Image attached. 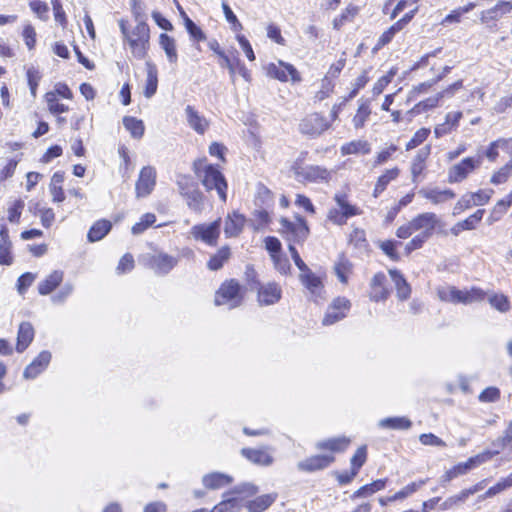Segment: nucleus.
<instances>
[{"label": "nucleus", "instance_id": "1", "mask_svg": "<svg viewBox=\"0 0 512 512\" xmlns=\"http://www.w3.org/2000/svg\"><path fill=\"white\" fill-rule=\"evenodd\" d=\"M194 171L207 191L215 190L219 198L225 202L227 199V182L221 171L206 160L194 162Z\"/></svg>", "mask_w": 512, "mask_h": 512}, {"label": "nucleus", "instance_id": "2", "mask_svg": "<svg viewBox=\"0 0 512 512\" xmlns=\"http://www.w3.org/2000/svg\"><path fill=\"white\" fill-rule=\"evenodd\" d=\"M119 26L133 56L137 59H144L150 47L149 26L140 21L131 31H128L124 20L119 21Z\"/></svg>", "mask_w": 512, "mask_h": 512}, {"label": "nucleus", "instance_id": "3", "mask_svg": "<svg viewBox=\"0 0 512 512\" xmlns=\"http://www.w3.org/2000/svg\"><path fill=\"white\" fill-rule=\"evenodd\" d=\"M437 293L442 301L465 305L481 302L486 296L482 289L476 287L460 290L454 286H446L438 288Z\"/></svg>", "mask_w": 512, "mask_h": 512}, {"label": "nucleus", "instance_id": "4", "mask_svg": "<svg viewBox=\"0 0 512 512\" xmlns=\"http://www.w3.org/2000/svg\"><path fill=\"white\" fill-rule=\"evenodd\" d=\"M279 222V233L289 244H302L308 238L310 230L303 217L296 215L294 221L282 217Z\"/></svg>", "mask_w": 512, "mask_h": 512}, {"label": "nucleus", "instance_id": "5", "mask_svg": "<svg viewBox=\"0 0 512 512\" xmlns=\"http://www.w3.org/2000/svg\"><path fill=\"white\" fill-rule=\"evenodd\" d=\"M244 290L240 284L234 280L225 281L215 294V304L217 306L227 305L230 309L238 307L243 301Z\"/></svg>", "mask_w": 512, "mask_h": 512}, {"label": "nucleus", "instance_id": "6", "mask_svg": "<svg viewBox=\"0 0 512 512\" xmlns=\"http://www.w3.org/2000/svg\"><path fill=\"white\" fill-rule=\"evenodd\" d=\"M330 128L331 120L317 112L306 115L299 123L300 133L310 138H317Z\"/></svg>", "mask_w": 512, "mask_h": 512}, {"label": "nucleus", "instance_id": "7", "mask_svg": "<svg viewBox=\"0 0 512 512\" xmlns=\"http://www.w3.org/2000/svg\"><path fill=\"white\" fill-rule=\"evenodd\" d=\"M293 171L299 179L318 184L329 183L335 173L334 170L327 169L320 165L293 167Z\"/></svg>", "mask_w": 512, "mask_h": 512}, {"label": "nucleus", "instance_id": "8", "mask_svg": "<svg viewBox=\"0 0 512 512\" xmlns=\"http://www.w3.org/2000/svg\"><path fill=\"white\" fill-rule=\"evenodd\" d=\"M412 228L419 232L422 238L429 239L435 230L441 226L440 218L433 212H423L411 219Z\"/></svg>", "mask_w": 512, "mask_h": 512}, {"label": "nucleus", "instance_id": "9", "mask_svg": "<svg viewBox=\"0 0 512 512\" xmlns=\"http://www.w3.org/2000/svg\"><path fill=\"white\" fill-rule=\"evenodd\" d=\"M221 219L212 223L194 225L191 228V235L195 240H200L207 245L215 246L220 235Z\"/></svg>", "mask_w": 512, "mask_h": 512}, {"label": "nucleus", "instance_id": "10", "mask_svg": "<svg viewBox=\"0 0 512 512\" xmlns=\"http://www.w3.org/2000/svg\"><path fill=\"white\" fill-rule=\"evenodd\" d=\"M351 303L345 297H337L328 306L327 311L323 317L322 323L325 326L333 325L334 323L342 320L347 316L350 310Z\"/></svg>", "mask_w": 512, "mask_h": 512}, {"label": "nucleus", "instance_id": "11", "mask_svg": "<svg viewBox=\"0 0 512 512\" xmlns=\"http://www.w3.org/2000/svg\"><path fill=\"white\" fill-rule=\"evenodd\" d=\"M266 71L269 77L282 82H287L288 80H291L292 82H298L301 80L295 67L283 61L268 64Z\"/></svg>", "mask_w": 512, "mask_h": 512}, {"label": "nucleus", "instance_id": "12", "mask_svg": "<svg viewBox=\"0 0 512 512\" xmlns=\"http://www.w3.org/2000/svg\"><path fill=\"white\" fill-rule=\"evenodd\" d=\"M479 161L472 157L463 159L460 163L453 165L448 172V181L458 183L463 181L477 166Z\"/></svg>", "mask_w": 512, "mask_h": 512}, {"label": "nucleus", "instance_id": "13", "mask_svg": "<svg viewBox=\"0 0 512 512\" xmlns=\"http://www.w3.org/2000/svg\"><path fill=\"white\" fill-rule=\"evenodd\" d=\"M156 184V171L153 167H143L136 182L137 197H146L149 195Z\"/></svg>", "mask_w": 512, "mask_h": 512}, {"label": "nucleus", "instance_id": "14", "mask_svg": "<svg viewBox=\"0 0 512 512\" xmlns=\"http://www.w3.org/2000/svg\"><path fill=\"white\" fill-rule=\"evenodd\" d=\"M418 193L433 205L446 203L456 196L451 189H440L438 187H423Z\"/></svg>", "mask_w": 512, "mask_h": 512}, {"label": "nucleus", "instance_id": "15", "mask_svg": "<svg viewBox=\"0 0 512 512\" xmlns=\"http://www.w3.org/2000/svg\"><path fill=\"white\" fill-rule=\"evenodd\" d=\"M179 259L167 253L158 252L151 256L149 265L157 274L169 273L177 264Z\"/></svg>", "mask_w": 512, "mask_h": 512}, {"label": "nucleus", "instance_id": "16", "mask_svg": "<svg viewBox=\"0 0 512 512\" xmlns=\"http://www.w3.org/2000/svg\"><path fill=\"white\" fill-rule=\"evenodd\" d=\"M185 116L189 127L199 135H204L210 127V121L191 105L186 106Z\"/></svg>", "mask_w": 512, "mask_h": 512}, {"label": "nucleus", "instance_id": "17", "mask_svg": "<svg viewBox=\"0 0 512 512\" xmlns=\"http://www.w3.org/2000/svg\"><path fill=\"white\" fill-rule=\"evenodd\" d=\"M334 460L332 455H314L298 462L297 468L310 473L327 468Z\"/></svg>", "mask_w": 512, "mask_h": 512}, {"label": "nucleus", "instance_id": "18", "mask_svg": "<svg viewBox=\"0 0 512 512\" xmlns=\"http://www.w3.org/2000/svg\"><path fill=\"white\" fill-rule=\"evenodd\" d=\"M281 288L277 283H267L258 290V302L260 305H273L281 298Z\"/></svg>", "mask_w": 512, "mask_h": 512}, {"label": "nucleus", "instance_id": "19", "mask_svg": "<svg viewBox=\"0 0 512 512\" xmlns=\"http://www.w3.org/2000/svg\"><path fill=\"white\" fill-rule=\"evenodd\" d=\"M51 360V353L42 351L24 370L23 376L26 379L36 378L46 369Z\"/></svg>", "mask_w": 512, "mask_h": 512}, {"label": "nucleus", "instance_id": "20", "mask_svg": "<svg viewBox=\"0 0 512 512\" xmlns=\"http://www.w3.org/2000/svg\"><path fill=\"white\" fill-rule=\"evenodd\" d=\"M385 282H386V276L384 273L379 272L373 276V278L371 279V282H370L371 290H370V294H369L370 299L372 301L378 302V301L387 299V297L389 295V291L385 287Z\"/></svg>", "mask_w": 512, "mask_h": 512}, {"label": "nucleus", "instance_id": "21", "mask_svg": "<svg viewBox=\"0 0 512 512\" xmlns=\"http://www.w3.org/2000/svg\"><path fill=\"white\" fill-rule=\"evenodd\" d=\"M299 279L315 300L317 298H322V281L310 269L304 273H300Z\"/></svg>", "mask_w": 512, "mask_h": 512}, {"label": "nucleus", "instance_id": "22", "mask_svg": "<svg viewBox=\"0 0 512 512\" xmlns=\"http://www.w3.org/2000/svg\"><path fill=\"white\" fill-rule=\"evenodd\" d=\"M233 478L225 473L212 472L203 476L202 484L205 488L210 490H217L230 485Z\"/></svg>", "mask_w": 512, "mask_h": 512}, {"label": "nucleus", "instance_id": "23", "mask_svg": "<svg viewBox=\"0 0 512 512\" xmlns=\"http://www.w3.org/2000/svg\"><path fill=\"white\" fill-rule=\"evenodd\" d=\"M241 454L254 464L261 466H269L273 463L274 458L267 448L251 449L243 448Z\"/></svg>", "mask_w": 512, "mask_h": 512}, {"label": "nucleus", "instance_id": "24", "mask_svg": "<svg viewBox=\"0 0 512 512\" xmlns=\"http://www.w3.org/2000/svg\"><path fill=\"white\" fill-rule=\"evenodd\" d=\"M245 222V217L238 212L228 214L224 223V233L226 237L230 238L238 236L243 230Z\"/></svg>", "mask_w": 512, "mask_h": 512}, {"label": "nucleus", "instance_id": "25", "mask_svg": "<svg viewBox=\"0 0 512 512\" xmlns=\"http://www.w3.org/2000/svg\"><path fill=\"white\" fill-rule=\"evenodd\" d=\"M430 152V146H425L421 148L414 156L410 168L413 182H417L419 176L424 171L426 167V160L428 159Z\"/></svg>", "mask_w": 512, "mask_h": 512}, {"label": "nucleus", "instance_id": "26", "mask_svg": "<svg viewBox=\"0 0 512 512\" xmlns=\"http://www.w3.org/2000/svg\"><path fill=\"white\" fill-rule=\"evenodd\" d=\"M34 328L29 322H22L19 325L18 333H17V344L16 350L19 353H22L27 349L30 343L34 339Z\"/></svg>", "mask_w": 512, "mask_h": 512}, {"label": "nucleus", "instance_id": "27", "mask_svg": "<svg viewBox=\"0 0 512 512\" xmlns=\"http://www.w3.org/2000/svg\"><path fill=\"white\" fill-rule=\"evenodd\" d=\"M340 152L345 155H367L371 152V145L367 140L358 139L345 143L341 146Z\"/></svg>", "mask_w": 512, "mask_h": 512}, {"label": "nucleus", "instance_id": "28", "mask_svg": "<svg viewBox=\"0 0 512 512\" xmlns=\"http://www.w3.org/2000/svg\"><path fill=\"white\" fill-rule=\"evenodd\" d=\"M389 274L391 276L392 281L394 282L397 297L402 301L407 300L411 294V287L407 283L406 279L396 269H390Z\"/></svg>", "mask_w": 512, "mask_h": 512}, {"label": "nucleus", "instance_id": "29", "mask_svg": "<svg viewBox=\"0 0 512 512\" xmlns=\"http://www.w3.org/2000/svg\"><path fill=\"white\" fill-rule=\"evenodd\" d=\"M333 199L336 203V206L342 212V215H344L347 219L362 214V210L359 207L351 204L348 201V197L346 194L336 193Z\"/></svg>", "mask_w": 512, "mask_h": 512}, {"label": "nucleus", "instance_id": "30", "mask_svg": "<svg viewBox=\"0 0 512 512\" xmlns=\"http://www.w3.org/2000/svg\"><path fill=\"white\" fill-rule=\"evenodd\" d=\"M400 174V170L397 167L387 169L382 175H380L376 181L373 197L377 198L381 193L385 191L390 182L395 180Z\"/></svg>", "mask_w": 512, "mask_h": 512}, {"label": "nucleus", "instance_id": "31", "mask_svg": "<svg viewBox=\"0 0 512 512\" xmlns=\"http://www.w3.org/2000/svg\"><path fill=\"white\" fill-rule=\"evenodd\" d=\"M146 84L144 89V96L151 98L157 91L158 87V72L155 64L151 61L146 62Z\"/></svg>", "mask_w": 512, "mask_h": 512}, {"label": "nucleus", "instance_id": "32", "mask_svg": "<svg viewBox=\"0 0 512 512\" xmlns=\"http://www.w3.org/2000/svg\"><path fill=\"white\" fill-rule=\"evenodd\" d=\"M349 444L350 439L343 436L319 441L316 443V448L319 450H330L332 452H343L347 449Z\"/></svg>", "mask_w": 512, "mask_h": 512}, {"label": "nucleus", "instance_id": "33", "mask_svg": "<svg viewBox=\"0 0 512 512\" xmlns=\"http://www.w3.org/2000/svg\"><path fill=\"white\" fill-rule=\"evenodd\" d=\"M63 280V272L55 270L49 274L38 285V291L41 295L50 294Z\"/></svg>", "mask_w": 512, "mask_h": 512}, {"label": "nucleus", "instance_id": "34", "mask_svg": "<svg viewBox=\"0 0 512 512\" xmlns=\"http://www.w3.org/2000/svg\"><path fill=\"white\" fill-rule=\"evenodd\" d=\"M159 45L164 50L168 61L171 64H175L178 60L175 40L166 33H161L159 36Z\"/></svg>", "mask_w": 512, "mask_h": 512}, {"label": "nucleus", "instance_id": "35", "mask_svg": "<svg viewBox=\"0 0 512 512\" xmlns=\"http://www.w3.org/2000/svg\"><path fill=\"white\" fill-rule=\"evenodd\" d=\"M276 498L277 494L275 493L265 494L254 500L248 501L245 506L249 512H262L271 506Z\"/></svg>", "mask_w": 512, "mask_h": 512}, {"label": "nucleus", "instance_id": "36", "mask_svg": "<svg viewBox=\"0 0 512 512\" xmlns=\"http://www.w3.org/2000/svg\"><path fill=\"white\" fill-rule=\"evenodd\" d=\"M112 224L108 220H98L96 221L88 232V240L90 242H96L104 238L108 232L111 230Z\"/></svg>", "mask_w": 512, "mask_h": 512}, {"label": "nucleus", "instance_id": "37", "mask_svg": "<svg viewBox=\"0 0 512 512\" xmlns=\"http://www.w3.org/2000/svg\"><path fill=\"white\" fill-rule=\"evenodd\" d=\"M386 484L387 479H378L373 481L372 483L364 485L355 491L352 495V499L371 496L374 493L383 490L386 487Z\"/></svg>", "mask_w": 512, "mask_h": 512}, {"label": "nucleus", "instance_id": "38", "mask_svg": "<svg viewBox=\"0 0 512 512\" xmlns=\"http://www.w3.org/2000/svg\"><path fill=\"white\" fill-rule=\"evenodd\" d=\"M444 97V92L431 96L417 103L411 110L407 112L409 115L420 114L438 106L439 101Z\"/></svg>", "mask_w": 512, "mask_h": 512}, {"label": "nucleus", "instance_id": "39", "mask_svg": "<svg viewBox=\"0 0 512 512\" xmlns=\"http://www.w3.org/2000/svg\"><path fill=\"white\" fill-rule=\"evenodd\" d=\"M427 483V479H421L415 482H411L405 487H403L400 491L395 493L392 496L388 497V501H397V500H403L415 492H417L422 486H424Z\"/></svg>", "mask_w": 512, "mask_h": 512}, {"label": "nucleus", "instance_id": "40", "mask_svg": "<svg viewBox=\"0 0 512 512\" xmlns=\"http://www.w3.org/2000/svg\"><path fill=\"white\" fill-rule=\"evenodd\" d=\"M352 263L344 256H340L338 261L335 263L334 271L339 281L343 284H347L348 277L352 273Z\"/></svg>", "mask_w": 512, "mask_h": 512}, {"label": "nucleus", "instance_id": "41", "mask_svg": "<svg viewBox=\"0 0 512 512\" xmlns=\"http://www.w3.org/2000/svg\"><path fill=\"white\" fill-rule=\"evenodd\" d=\"M379 426L394 430H406L411 427V421L406 417H389L380 420Z\"/></svg>", "mask_w": 512, "mask_h": 512}, {"label": "nucleus", "instance_id": "42", "mask_svg": "<svg viewBox=\"0 0 512 512\" xmlns=\"http://www.w3.org/2000/svg\"><path fill=\"white\" fill-rule=\"evenodd\" d=\"M123 125L130 132L133 138H142L145 127L141 120L135 117L126 116L123 118Z\"/></svg>", "mask_w": 512, "mask_h": 512}, {"label": "nucleus", "instance_id": "43", "mask_svg": "<svg viewBox=\"0 0 512 512\" xmlns=\"http://www.w3.org/2000/svg\"><path fill=\"white\" fill-rule=\"evenodd\" d=\"M371 114L369 101H362L359 104L356 114L354 115L352 122L355 129L362 128Z\"/></svg>", "mask_w": 512, "mask_h": 512}, {"label": "nucleus", "instance_id": "44", "mask_svg": "<svg viewBox=\"0 0 512 512\" xmlns=\"http://www.w3.org/2000/svg\"><path fill=\"white\" fill-rule=\"evenodd\" d=\"M230 257V249L228 247H222L220 248L216 254H214L210 260L208 261V268L210 270L216 271L222 268L224 263L229 259Z\"/></svg>", "mask_w": 512, "mask_h": 512}, {"label": "nucleus", "instance_id": "45", "mask_svg": "<svg viewBox=\"0 0 512 512\" xmlns=\"http://www.w3.org/2000/svg\"><path fill=\"white\" fill-rule=\"evenodd\" d=\"M184 197H186L187 204L191 209L201 211L203 195L195 185H191V189L184 191Z\"/></svg>", "mask_w": 512, "mask_h": 512}, {"label": "nucleus", "instance_id": "46", "mask_svg": "<svg viewBox=\"0 0 512 512\" xmlns=\"http://www.w3.org/2000/svg\"><path fill=\"white\" fill-rule=\"evenodd\" d=\"M45 101L47 103L48 110L53 115H59L61 113H65V112H67L69 110L67 105H65L63 103H60L58 101V98L56 97V93L55 92H48V93H46L45 94Z\"/></svg>", "mask_w": 512, "mask_h": 512}, {"label": "nucleus", "instance_id": "47", "mask_svg": "<svg viewBox=\"0 0 512 512\" xmlns=\"http://www.w3.org/2000/svg\"><path fill=\"white\" fill-rule=\"evenodd\" d=\"M241 508L237 497H227L217 504L210 512H238Z\"/></svg>", "mask_w": 512, "mask_h": 512}, {"label": "nucleus", "instance_id": "48", "mask_svg": "<svg viewBox=\"0 0 512 512\" xmlns=\"http://www.w3.org/2000/svg\"><path fill=\"white\" fill-rule=\"evenodd\" d=\"M510 139H498L492 142L486 151V157L490 161H495L499 155L498 150L502 149L509 153Z\"/></svg>", "mask_w": 512, "mask_h": 512}, {"label": "nucleus", "instance_id": "49", "mask_svg": "<svg viewBox=\"0 0 512 512\" xmlns=\"http://www.w3.org/2000/svg\"><path fill=\"white\" fill-rule=\"evenodd\" d=\"M397 73L396 68H391L385 75L380 77L372 88V93L374 96L380 95L384 89L392 82L394 76Z\"/></svg>", "mask_w": 512, "mask_h": 512}, {"label": "nucleus", "instance_id": "50", "mask_svg": "<svg viewBox=\"0 0 512 512\" xmlns=\"http://www.w3.org/2000/svg\"><path fill=\"white\" fill-rule=\"evenodd\" d=\"M24 206L25 203L22 199H16L9 204V207L7 209V218L10 223H19Z\"/></svg>", "mask_w": 512, "mask_h": 512}, {"label": "nucleus", "instance_id": "51", "mask_svg": "<svg viewBox=\"0 0 512 512\" xmlns=\"http://www.w3.org/2000/svg\"><path fill=\"white\" fill-rule=\"evenodd\" d=\"M482 462L481 456H475L469 458L466 462L459 463L455 465L453 468V472L455 473L456 477L460 475H464L468 473L472 468L476 467L478 464Z\"/></svg>", "mask_w": 512, "mask_h": 512}, {"label": "nucleus", "instance_id": "52", "mask_svg": "<svg viewBox=\"0 0 512 512\" xmlns=\"http://www.w3.org/2000/svg\"><path fill=\"white\" fill-rule=\"evenodd\" d=\"M156 221V216L153 213L144 214L140 221L132 226L131 232L134 235L143 233L146 229L152 226Z\"/></svg>", "mask_w": 512, "mask_h": 512}, {"label": "nucleus", "instance_id": "53", "mask_svg": "<svg viewBox=\"0 0 512 512\" xmlns=\"http://www.w3.org/2000/svg\"><path fill=\"white\" fill-rule=\"evenodd\" d=\"M490 305L496 310L505 313L510 309V302L503 294H491L488 297Z\"/></svg>", "mask_w": 512, "mask_h": 512}, {"label": "nucleus", "instance_id": "54", "mask_svg": "<svg viewBox=\"0 0 512 512\" xmlns=\"http://www.w3.org/2000/svg\"><path fill=\"white\" fill-rule=\"evenodd\" d=\"M512 175V159L506 163L503 167H501L491 178V182L493 184H502L505 183L508 178Z\"/></svg>", "mask_w": 512, "mask_h": 512}, {"label": "nucleus", "instance_id": "55", "mask_svg": "<svg viewBox=\"0 0 512 512\" xmlns=\"http://www.w3.org/2000/svg\"><path fill=\"white\" fill-rule=\"evenodd\" d=\"M26 74H27V81H28L31 95H32V97L35 98L37 95V88H38V85H39V82H40L42 76H41L39 70L36 69L35 67L28 68Z\"/></svg>", "mask_w": 512, "mask_h": 512}, {"label": "nucleus", "instance_id": "56", "mask_svg": "<svg viewBox=\"0 0 512 512\" xmlns=\"http://www.w3.org/2000/svg\"><path fill=\"white\" fill-rule=\"evenodd\" d=\"M484 215V210L479 209L465 220L458 223V228L472 230L475 229L477 224L482 220Z\"/></svg>", "mask_w": 512, "mask_h": 512}, {"label": "nucleus", "instance_id": "57", "mask_svg": "<svg viewBox=\"0 0 512 512\" xmlns=\"http://www.w3.org/2000/svg\"><path fill=\"white\" fill-rule=\"evenodd\" d=\"M430 129L420 128L417 130L410 141L406 144V150H412L422 144L429 136Z\"/></svg>", "mask_w": 512, "mask_h": 512}, {"label": "nucleus", "instance_id": "58", "mask_svg": "<svg viewBox=\"0 0 512 512\" xmlns=\"http://www.w3.org/2000/svg\"><path fill=\"white\" fill-rule=\"evenodd\" d=\"M185 28L190 37L197 41H204L206 36L202 29L198 27L188 16H185Z\"/></svg>", "mask_w": 512, "mask_h": 512}, {"label": "nucleus", "instance_id": "59", "mask_svg": "<svg viewBox=\"0 0 512 512\" xmlns=\"http://www.w3.org/2000/svg\"><path fill=\"white\" fill-rule=\"evenodd\" d=\"M475 206L471 193L464 194L453 208V215H459L463 211Z\"/></svg>", "mask_w": 512, "mask_h": 512}, {"label": "nucleus", "instance_id": "60", "mask_svg": "<svg viewBox=\"0 0 512 512\" xmlns=\"http://www.w3.org/2000/svg\"><path fill=\"white\" fill-rule=\"evenodd\" d=\"M367 458L366 446L359 447L351 458V469L359 472Z\"/></svg>", "mask_w": 512, "mask_h": 512}, {"label": "nucleus", "instance_id": "61", "mask_svg": "<svg viewBox=\"0 0 512 512\" xmlns=\"http://www.w3.org/2000/svg\"><path fill=\"white\" fill-rule=\"evenodd\" d=\"M500 398V390L497 387L491 386L484 389L478 399L482 403H493Z\"/></svg>", "mask_w": 512, "mask_h": 512}, {"label": "nucleus", "instance_id": "62", "mask_svg": "<svg viewBox=\"0 0 512 512\" xmlns=\"http://www.w3.org/2000/svg\"><path fill=\"white\" fill-rule=\"evenodd\" d=\"M512 109V92L501 97L492 107V111L496 114H502Z\"/></svg>", "mask_w": 512, "mask_h": 512}, {"label": "nucleus", "instance_id": "63", "mask_svg": "<svg viewBox=\"0 0 512 512\" xmlns=\"http://www.w3.org/2000/svg\"><path fill=\"white\" fill-rule=\"evenodd\" d=\"M467 498L465 497V494L461 491L457 495H453L448 497L441 505L440 509L442 511L453 509L454 507L458 506L459 504L465 502Z\"/></svg>", "mask_w": 512, "mask_h": 512}, {"label": "nucleus", "instance_id": "64", "mask_svg": "<svg viewBox=\"0 0 512 512\" xmlns=\"http://www.w3.org/2000/svg\"><path fill=\"white\" fill-rule=\"evenodd\" d=\"M271 259L274 263L275 269L281 274H288L290 272L291 266L288 258L285 255L279 254L272 257Z\"/></svg>", "mask_w": 512, "mask_h": 512}]
</instances>
